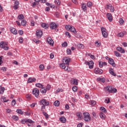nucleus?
I'll list each match as a JSON object with an SVG mask.
<instances>
[{"label":"nucleus","instance_id":"f257e3e1","mask_svg":"<svg viewBox=\"0 0 127 127\" xmlns=\"http://www.w3.org/2000/svg\"><path fill=\"white\" fill-rule=\"evenodd\" d=\"M8 45V43L2 41L0 43V47L2 48L4 50H8L9 48L7 47Z\"/></svg>","mask_w":127,"mask_h":127},{"label":"nucleus","instance_id":"f03ea898","mask_svg":"<svg viewBox=\"0 0 127 127\" xmlns=\"http://www.w3.org/2000/svg\"><path fill=\"white\" fill-rule=\"evenodd\" d=\"M66 30H70L71 32H73L74 34H76L77 32H76V29H75V27L70 25H66L65 27Z\"/></svg>","mask_w":127,"mask_h":127},{"label":"nucleus","instance_id":"7ed1b4c3","mask_svg":"<svg viewBox=\"0 0 127 127\" xmlns=\"http://www.w3.org/2000/svg\"><path fill=\"white\" fill-rule=\"evenodd\" d=\"M106 90L108 91L109 93H117V89L110 86H107Z\"/></svg>","mask_w":127,"mask_h":127},{"label":"nucleus","instance_id":"20e7f679","mask_svg":"<svg viewBox=\"0 0 127 127\" xmlns=\"http://www.w3.org/2000/svg\"><path fill=\"white\" fill-rule=\"evenodd\" d=\"M60 67H61V68H62V69H64V70L65 71H66V72H71V68H70L69 66H65V64H62L60 65Z\"/></svg>","mask_w":127,"mask_h":127},{"label":"nucleus","instance_id":"39448f33","mask_svg":"<svg viewBox=\"0 0 127 127\" xmlns=\"http://www.w3.org/2000/svg\"><path fill=\"white\" fill-rule=\"evenodd\" d=\"M84 118L83 120L85 122H89L91 121V117H90V114L87 112L83 113Z\"/></svg>","mask_w":127,"mask_h":127},{"label":"nucleus","instance_id":"423d86ee","mask_svg":"<svg viewBox=\"0 0 127 127\" xmlns=\"http://www.w3.org/2000/svg\"><path fill=\"white\" fill-rule=\"evenodd\" d=\"M101 29L102 34L103 37H104V38H107V37H108V33L107 32V29H106L105 28L103 27H101Z\"/></svg>","mask_w":127,"mask_h":127},{"label":"nucleus","instance_id":"0eeeda50","mask_svg":"<svg viewBox=\"0 0 127 127\" xmlns=\"http://www.w3.org/2000/svg\"><path fill=\"white\" fill-rule=\"evenodd\" d=\"M32 93L33 94L35 95V97H36V98H39V89L37 88H34L33 90Z\"/></svg>","mask_w":127,"mask_h":127},{"label":"nucleus","instance_id":"6e6552de","mask_svg":"<svg viewBox=\"0 0 127 127\" xmlns=\"http://www.w3.org/2000/svg\"><path fill=\"white\" fill-rule=\"evenodd\" d=\"M71 61V59L69 57H64L63 59V62L64 63V64H65L66 65H69V63H70V62Z\"/></svg>","mask_w":127,"mask_h":127},{"label":"nucleus","instance_id":"1a4fd4ad","mask_svg":"<svg viewBox=\"0 0 127 127\" xmlns=\"http://www.w3.org/2000/svg\"><path fill=\"white\" fill-rule=\"evenodd\" d=\"M43 35V32L41 30H37L36 32V36L37 38H41Z\"/></svg>","mask_w":127,"mask_h":127},{"label":"nucleus","instance_id":"9d476101","mask_svg":"<svg viewBox=\"0 0 127 127\" xmlns=\"http://www.w3.org/2000/svg\"><path fill=\"white\" fill-rule=\"evenodd\" d=\"M85 65H88L89 66V69H93L94 68V61H91L89 62H86L85 63Z\"/></svg>","mask_w":127,"mask_h":127},{"label":"nucleus","instance_id":"9b49d317","mask_svg":"<svg viewBox=\"0 0 127 127\" xmlns=\"http://www.w3.org/2000/svg\"><path fill=\"white\" fill-rule=\"evenodd\" d=\"M58 27V25L54 22H51L50 24L51 29H56Z\"/></svg>","mask_w":127,"mask_h":127},{"label":"nucleus","instance_id":"f8f14e48","mask_svg":"<svg viewBox=\"0 0 127 127\" xmlns=\"http://www.w3.org/2000/svg\"><path fill=\"white\" fill-rule=\"evenodd\" d=\"M106 8L107 9H110L111 12H114V11H115V8L111 4L106 5Z\"/></svg>","mask_w":127,"mask_h":127},{"label":"nucleus","instance_id":"ddd939ff","mask_svg":"<svg viewBox=\"0 0 127 127\" xmlns=\"http://www.w3.org/2000/svg\"><path fill=\"white\" fill-rule=\"evenodd\" d=\"M40 104L44 106H49V102L45 99H42L40 101Z\"/></svg>","mask_w":127,"mask_h":127},{"label":"nucleus","instance_id":"4468645a","mask_svg":"<svg viewBox=\"0 0 127 127\" xmlns=\"http://www.w3.org/2000/svg\"><path fill=\"white\" fill-rule=\"evenodd\" d=\"M47 42L50 45H52L53 46L54 44V41L52 40V38L51 37H49L47 38Z\"/></svg>","mask_w":127,"mask_h":127},{"label":"nucleus","instance_id":"2eb2a0df","mask_svg":"<svg viewBox=\"0 0 127 127\" xmlns=\"http://www.w3.org/2000/svg\"><path fill=\"white\" fill-rule=\"evenodd\" d=\"M103 72V70L99 68H96L94 69V73H95V74H102Z\"/></svg>","mask_w":127,"mask_h":127},{"label":"nucleus","instance_id":"dca6fc26","mask_svg":"<svg viewBox=\"0 0 127 127\" xmlns=\"http://www.w3.org/2000/svg\"><path fill=\"white\" fill-rule=\"evenodd\" d=\"M34 122L30 119H26V123L27 124L28 127H31V125H33Z\"/></svg>","mask_w":127,"mask_h":127},{"label":"nucleus","instance_id":"f3484780","mask_svg":"<svg viewBox=\"0 0 127 127\" xmlns=\"http://www.w3.org/2000/svg\"><path fill=\"white\" fill-rule=\"evenodd\" d=\"M108 62L110 65H112L113 67H116V64H115V62L113 59H109Z\"/></svg>","mask_w":127,"mask_h":127},{"label":"nucleus","instance_id":"a211bd4d","mask_svg":"<svg viewBox=\"0 0 127 127\" xmlns=\"http://www.w3.org/2000/svg\"><path fill=\"white\" fill-rule=\"evenodd\" d=\"M107 16L110 22H112L113 21V16L112 15V14L111 13H107Z\"/></svg>","mask_w":127,"mask_h":127},{"label":"nucleus","instance_id":"6ab92c4d","mask_svg":"<svg viewBox=\"0 0 127 127\" xmlns=\"http://www.w3.org/2000/svg\"><path fill=\"white\" fill-rule=\"evenodd\" d=\"M107 65V63L103 62H99V66L100 68H103V66H106Z\"/></svg>","mask_w":127,"mask_h":127},{"label":"nucleus","instance_id":"aec40b11","mask_svg":"<svg viewBox=\"0 0 127 127\" xmlns=\"http://www.w3.org/2000/svg\"><path fill=\"white\" fill-rule=\"evenodd\" d=\"M10 32H11V33H13V34H15V35L17 34V31L14 28H10Z\"/></svg>","mask_w":127,"mask_h":127},{"label":"nucleus","instance_id":"412c9836","mask_svg":"<svg viewBox=\"0 0 127 127\" xmlns=\"http://www.w3.org/2000/svg\"><path fill=\"white\" fill-rule=\"evenodd\" d=\"M36 81V79L35 78H31L30 77L28 78L27 83H33V82H35Z\"/></svg>","mask_w":127,"mask_h":127},{"label":"nucleus","instance_id":"4be33fe9","mask_svg":"<svg viewBox=\"0 0 127 127\" xmlns=\"http://www.w3.org/2000/svg\"><path fill=\"white\" fill-rule=\"evenodd\" d=\"M40 92H41V93H42V94H46L47 90L46 88L43 86L40 89Z\"/></svg>","mask_w":127,"mask_h":127},{"label":"nucleus","instance_id":"5701e85b","mask_svg":"<svg viewBox=\"0 0 127 127\" xmlns=\"http://www.w3.org/2000/svg\"><path fill=\"white\" fill-rule=\"evenodd\" d=\"M109 73L113 76H114L115 77H116L117 75L116 73H115V72H114V69L112 68H109Z\"/></svg>","mask_w":127,"mask_h":127},{"label":"nucleus","instance_id":"b1692460","mask_svg":"<svg viewBox=\"0 0 127 127\" xmlns=\"http://www.w3.org/2000/svg\"><path fill=\"white\" fill-rule=\"evenodd\" d=\"M117 50H118V51H119L121 53H125V50L121 47H117Z\"/></svg>","mask_w":127,"mask_h":127},{"label":"nucleus","instance_id":"393cba45","mask_svg":"<svg viewBox=\"0 0 127 127\" xmlns=\"http://www.w3.org/2000/svg\"><path fill=\"white\" fill-rule=\"evenodd\" d=\"M81 8L83 11H86L87 10V6L85 3H83L82 4Z\"/></svg>","mask_w":127,"mask_h":127},{"label":"nucleus","instance_id":"a878e982","mask_svg":"<svg viewBox=\"0 0 127 127\" xmlns=\"http://www.w3.org/2000/svg\"><path fill=\"white\" fill-rule=\"evenodd\" d=\"M14 6H13L14 9H17L18 8V4H19V2L18 1H16L15 2Z\"/></svg>","mask_w":127,"mask_h":127},{"label":"nucleus","instance_id":"bb28decb","mask_svg":"<svg viewBox=\"0 0 127 127\" xmlns=\"http://www.w3.org/2000/svg\"><path fill=\"white\" fill-rule=\"evenodd\" d=\"M99 116L101 119H103V120H105V119H106V115L102 112L100 113Z\"/></svg>","mask_w":127,"mask_h":127},{"label":"nucleus","instance_id":"cd10ccee","mask_svg":"<svg viewBox=\"0 0 127 127\" xmlns=\"http://www.w3.org/2000/svg\"><path fill=\"white\" fill-rule=\"evenodd\" d=\"M1 99L3 100L4 103H7L9 101V100L6 99V97L4 96H1Z\"/></svg>","mask_w":127,"mask_h":127},{"label":"nucleus","instance_id":"c85d7f7f","mask_svg":"<svg viewBox=\"0 0 127 127\" xmlns=\"http://www.w3.org/2000/svg\"><path fill=\"white\" fill-rule=\"evenodd\" d=\"M18 20H22V19H23V18H24V16L23 15V14H20L18 16Z\"/></svg>","mask_w":127,"mask_h":127},{"label":"nucleus","instance_id":"c756f323","mask_svg":"<svg viewBox=\"0 0 127 127\" xmlns=\"http://www.w3.org/2000/svg\"><path fill=\"white\" fill-rule=\"evenodd\" d=\"M60 121L62 122L63 123V124L66 123V118L65 117H63L60 118Z\"/></svg>","mask_w":127,"mask_h":127},{"label":"nucleus","instance_id":"7c9ffc66","mask_svg":"<svg viewBox=\"0 0 127 127\" xmlns=\"http://www.w3.org/2000/svg\"><path fill=\"white\" fill-rule=\"evenodd\" d=\"M76 116L78 117V120H81V119L82 118V113H81L80 112H77L76 113Z\"/></svg>","mask_w":127,"mask_h":127},{"label":"nucleus","instance_id":"2f4dec72","mask_svg":"<svg viewBox=\"0 0 127 127\" xmlns=\"http://www.w3.org/2000/svg\"><path fill=\"white\" fill-rule=\"evenodd\" d=\"M54 105L55 106V107H59V105H60V102H59L58 100H57L54 103Z\"/></svg>","mask_w":127,"mask_h":127},{"label":"nucleus","instance_id":"473e14b6","mask_svg":"<svg viewBox=\"0 0 127 127\" xmlns=\"http://www.w3.org/2000/svg\"><path fill=\"white\" fill-rule=\"evenodd\" d=\"M84 45L82 44H78L77 45V48H79V49H84Z\"/></svg>","mask_w":127,"mask_h":127},{"label":"nucleus","instance_id":"72a5a7b5","mask_svg":"<svg viewBox=\"0 0 127 127\" xmlns=\"http://www.w3.org/2000/svg\"><path fill=\"white\" fill-rule=\"evenodd\" d=\"M97 80L99 81L100 82H102V83H105V82H106V79H105V78H98Z\"/></svg>","mask_w":127,"mask_h":127},{"label":"nucleus","instance_id":"f704fd0d","mask_svg":"<svg viewBox=\"0 0 127 127\" xmlns=\"http://www.w3.org/2000/svg\"><path fill=\"white\" fill-rule=\"evenodd\" d=\"M36 86L38 87V88H43V87H44V85H43V84H41V83H37L36 84Z\"/></svg>","mask_w":127,"mask_h":127},{"label":"nucleus","instance_id":"c9c22d12","mask_svg":"<svg viewBox=\"0 0 127 127\" xmlns=\"http://www.w3.org/2000/svg\"><path fill=\"white\" fill-rule=\"evenodd\" d=\"M54 2L57 6H59L60 5V1L59 0H55Z\"/></svg>","mask_w":127,"mask_h":127},{"label":"nucleus","instance_id":"e433bc0d","mask_svg":"<svg viewBox=\"0 0 127 127\" xmlns=\"http://www.w3.org/2000/svg\"><path fill=\"white\" fill-rule=\"evenodd\" d=\"M100 110L101 111H102V112H103V113H104L105 114L107 113V110H106V108H105L104 107H101L100 108Z\"/></svg>","mask_w":127,"mask_h":127},{"label":"nucleus","instance_id":"4c0bfd02","mask_svg":"<svg viewBox=\"0 0 127 127\" xmlns=\"http://www.w3.org/2000/svg\"><path fill=\"white\" fill-rule=\"evenodd\" d=\"M114 53H115L116 56H117V57H121V56H122L121 54H120L119 52H118L117 51H115Z\"/></svg>","mask_w":127,"mask_h":127},{"label":"nucleus","instance_id":"58836bf2","mask_svg":"<svg viewBox=\"0 0 127 127\" xmlns=\"http://www.w3.org/2000/svg\"><path fill=\"white\" fill-rule=\"evenodd\" d=\"M87 6L88 7H92L93 6V3L91 1H89L87 2Z\"/></svg>","mask_w":127,"mask_h":127},{"label":"nucleus","instance_id":"ea45409f","mask_svg":"<svg viewBox=\"0 0 127 127\" xmlns=\"http://www.w3.org/2000/svg\"><path fill=\"white\" fill-rule=\"evenodd\" d=\"M66 53L68 55H71V54H72V51L70 49H68L66 50Z\"/></svg>","mask_w":127,"mask_h":127},{"label":"nucleus","instance_id":"a19ab883","mask_svg":"<svg viewBox=\"0 0 127 127\" xmlns=\"http://www.w3.org/2000/svg\"><path fill=\"white\" fill-rule=\"evenodd\" d=\"M39 69L40 71H43V70H44V65L43 64H40L39 66Z\"/></svg>","mask_w":127,"mask_h":127},{"label":"nucleus","instance_id":"79ce46f5","mask_svg":"<svg viewBox=\"0 0 127 127\" xmlns=\"http://www.w3.org/2000/svg\"><path fill=\"white\" fill-rule=\"evenodd\" d=\"M119 23H120V24H124V23H125V21L124 20V19H123L122 18H120Z\"/></svg>","mask_w":127,"mask_h":127},{"label":"nucleus","instance_id":"37998d69","mask_svg":"<svg viewBox=\"0 0 127 127\" xmlns=\"http://www.w3.org/2000/svg\"><path fill=\"white\" fill-rule=\"evenodd\" d=\"M105 103H106V104H109V103H111V100L110 99V98H107V99H106L105 100Z\"/></svg>","mask_w":127,"mask_h":127},{"label":"nucleus","instance_id":"c03bdc74","mask_svg":"<svg viewBox=\"0 0 127 127\" xmlns=\"http://www.w3.org/2000/svg\"><path fill=\"white\" fill-rule=\"evenodd\" d=\"M21 24L23 26H24V25H26V21L25 20H22Z\"/></svg>","mask_w":127,"mask_h":127},{"label":"nucleus","instance_id":"a18cd8bd","mask_svg":"<svg viewBox=\"0 0 127 127\" xmlns=\"http://www.w3.org/2000/svg\"><path fill=\"white\" fill-rule=\"evenodd\" d=\"M90 105H91L92 106H95V105H96V102L94 100L90 101Z\"/></svg>","mask_w":127,"mask_h":127},{"label":"nucleus","instance_id":"49530a36","mask_svg":"<svg viewBox=\"0 0 127 127\" xmlns=\"http://www.w3.org/2000/svg\"><path fill=\"white\" fill-rule=\"evenodd\" d=\"M33 41L34 42H35V43H36L37 44H38L39 43V42H40V41H39V40H37L36 39H33Z\"/></svg>","mask_w":127,"mask_h":127},{"label":"nucleus","instance_id":"de8ad7c7","mask_svg":"<svg viewBox=\"0 0 127 127\" xmlns=\"http://www.w3.org/2000/svg\"><path fill=\"white\" fill-rule=\"evenodd\" d=\"M16 112L20 115H22V114H23V112H22V111L21 109H17Z\"/></svg>","mask_w":127,"mask_h":127},{"label":"nucleus","instance_id":"09e8293b","mask_svg":"<svg viewBox=\"0 0 127 127\" xmlns=\"http://www.w3.org/2000/svg\"><path fill=\"white\" fill-rule=\"evenodd\" d=\"M72 83L73 85H78V81L77 80V79H74L72 81Z\"/></svg>","mask_w":127,"mask_h":127},{"label":"nucleus","instance_id":"8fccbe9b","mask_svg":"<svg viewBox=\"0 0 127 127\" xmlns=\"http://www.w3.org/2000/svg\"><path fill=\"white\" fill-rule=\"evenodd\" d=\"M62 46H63V47H66L68 46V44H67V42H64L63 44H62Z\"/></svg>","mask_w":127,"mask_h":127},{"label":"nucleus","instance_id":"3c124183","mask_svg":"<svg viewBox=\"0 0 127 127\" xmlns=\"http://www.w3.org/2000/svg\"><path fill=\"white\" fill-rule=\"evenodd\" d=\"M77 90H78V88H77V86H74L72 87V91H73V92H77Z\"/></svg>","mask_w":127,"mask_h":127},{"label":"nucleus","instance_id":"603ef678","mask_svg":"<svg viewBox=\"0 0 127 127\" xmlns=\"http://www.w3.org/2000/svg\"><path fill=\"white\" fill-rule=\"evenodd\" d=\"M12 119L14 121H18V117L16 116H12Z\"/></svg>","mask_w":127,"mask_h":127},{"label":"nucleus","instance_id":"864d4df0","mask_svg":"<svg viewBox=\"0 0 127 127\" xmlns=\"http://www.w3.org/2000/svg\"><path fill=\"white\" fill-rule=\"evenodd\" d=\"M43 115H44L45 117L47 118V119H48V118H49V116L48 115V114L45 112H44L43 113Z\"/></svg>","mask_w":127,"mask_h":127},{"label":"nucleus","instance_id":"5fc2aeb1","mask_svg":"<svg viewBox=\"0 0 127 127\" xmlns=\"http://www.w3.org/2000/svg\"><path fill=\"white\" fill-rule=\"evenodd\" d=\"M16 104V101L15 100L13 99L11 102V105L12 106H15V104Z\"/></svg>","mask_w":127,"mask_h":127},{"label":"nucleus","instance_id":"6e6d98bb","mask_svg":"<svg viewBox=\"0 0 127 127\" xmlns=\"http://www.w3.org/2000/svg\"><path fill=\"white\" fill-rule=\"evenodd\" d=\"M50 89H51V86L50 85H48L46 86V90H47V91H49Z\"/></svg>","mask_w":127,"mask_h":127},{"label":"nucleus","instance_id":"4d7b16f0","mask_svg":"<svg viewBox=\"0 0 127 127\" xmlns=\"http://www.w3.org/2000/svg\"><path fill=\"white\" fill-rule=\"evenodd\" d=\"M65 35L67 36L68 38H70V37H71V35L70 34V33L69 32H66Z\"/></svg>","mask_w":127,"mask_h":127},{"label":"nucleus","instance_id":"13d9d810","mask_svg":"<svg viewBox=\"0 0 127 127\" xmlns=\"http://www.w3.org/2000/svg\"><path fill=\"white\" fill-rule=\"evenodd\" d=\"M26 98L27 99H28V100H30V99L31 98V95H30V94H27L26 95Z\"/></svg>","mask_w":127,"mask_h":127},{"label":"nucleus","instance_id":"bf43d9fd","mask_svg":"<svg viewBox=\"0 0 127 127\" xmlns=\"http://www.w3.org/2000/svg\"><path fill=\"white\" fill-rule=\"evenodd\" d=\"M95 45L97 47H100V46H101V43H99L98 42H95Z\"/></svg>","mask_w":127,"mask_h":127},{"label":"nucleus","instance_id":"052dcab7","mask_svg":"<svg viewBox=\"0 0 127 127\" xmlns=\"http://www.w3.org/2000/svg\"><path fill=\"white\" fill-rule=\"evenodd\" d=\"M0 70H1V71H3V72H5V71H6V67H1Z\"/></svg>","mask_w":127,"mask_h":127},{"label":"nucleus","instance_id":"680f3d73","mask_svg":"<svg viewBox=\"0 0 127 127\" xmlns=\"http://www.w3.org/2000/svg\"><path fill=\"white\" fill-rule=\"evenodd\" d=\"M19 42L20 43H22L23 42V38L22 37H20L19 39Z\"/></svg>","mask_w":127,"mask_h":127},{"label":"nucleus","instance_id":"e2e57ef3","mask_svg":"<svg viewBox=\"0 0 127 127\" xmlns=\"http://www.w3.org/2000/svg\"><path fill=\"white\" fill-rule=\"evenodd\" d=\"M25 123H26V119L22 120L21 121V124H22L23 125L25 124Z\"/></svg>","mask_w":127,"mask_h":127},{"label":"nucleus","instance_id":"0e129e2a","mask_svg":"<svg viewBox=\"0 0 127 127\" xmlns=\"http://www.w3.org/2000/svg\"><path fill=\"white\" fill-rule=\"evenodd\" d=\"M50 58L51 59H53V58H54V53H51L50 54Z\"/></svg>","mask_w":127,"mask_h":127},{"label":"nucleus","instance_id":"69168bd1","mask_svg":"<svg viewBox=\"0 0 127 127\" xmlns=\"http://www.w3.org/2000/svg\"><path fill=\"white\" fill-rule=\"evenodd\" d=\"M118 36L119 37H124V33H120L118 34Z\"/></svg>","mask_w":127,"mask_h":127},{"label":"nucleus","instance_id":"338daca9","mask_svg":"<svg viewBox=\"0 0 127 127\" xmlns=\"http://www.w3.org/2000/svg\"><path fill=\"white\" fill-rule=\"evenodd\" d=\"M62 91H63V90L62 89H58V90H57L56 93H57V94H58V93H59V92H62Z\"/></svg>","mask_w":127,"mask_h":127},{"label":"nucleus","instance_id":"774afa93","mask_svg":"<svg viewBox=\"0 0 127 127\" xmlns=\"http://www.w3.org/2000/svg\"><path fill=\"white\" fill-rule=\"evenodd\" d=\"M122 44L124 47H127V43H123Z\"/></svg>","mask_w":127,"mask_h":127}]
</instances>
